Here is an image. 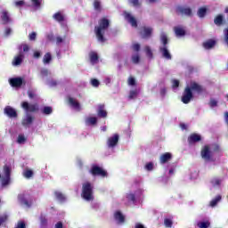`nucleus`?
Masks as SVG:
<instances>
[{
  "instance_id": "obj_1",
  "label": "nucleus",
  "mask_w": 228,
  "mask_h": 228,
  "mask_svg": "<svg viewBox=\"0 0 228 228\" xmlns=\"http://www.w3.org/2000/svg\"><path fill=\"white\" fill-rule=\"evenodd\" d=\"M193 92H196V94H202L204 92V87L197 82H191L190 86H187L184 88L182 95L181 100L183 104H190V102L193 99Z\"/></svg>"
},
{
  "instance_id": "obj_2",
  "label": "nucleus",
  "mask_w": 228,
  "mask_h": 228,
  "mask_svg": "<svg viewBox=\"0 0 228 228\" xmlns=\"http://www.w3.org/2000/svg\"><path fill=\"white\" fill-rule=\"evenodd\" d=\"M99 26L94 27V33L98 42H106V37H104V31L110 28V20L103 17L98 21Z\"/></svg>"
},
{
  "instance_id": "obj_3",
  "label": "nucleus",
  "mask_w": 228,
  "mask_h": 228,
  "mask_svg": "<svg viewBox=\"0 0 228 228\" xmlns=\"http://www.w3.org/2000/svg\"><path fill=\"white\" fill-rule=\"evenodd\" d=\"M82 198L85 200H92L94 199V185L90 182H86L82 185Z\"/></svg>"
},
{
  "instance_id": "obj_4",
  "label": "nucleus",
  "mask_w": 228,
  "mask_h": 228,
  "mask_svg": "<svg viewBox=\"0 0 228 228\" xmlns=\"http://www.w3.org/2000/svg\"><path fill=\"white\" fill-rule=\"evenodd\" d=\"M4 176L0 174V179H2V186H8L10 184V179L12 177V167L8 165H4L3 168Z\"/></svg>"
},
{
  "instance_id": "obj_5",
  "label": "nucleus",
  "mask_w": 228,
  "mask_h": 228,
  "mask_svg": "<svg viewBox=\"0 0 228 228\" xmlns=\"http://www.w3.org/2000/svg\"><path fill=\"white\" fill-rule=\"evenodd\" d=\"M89 172L94 176L108 177V172L97 165H93Z\"/></svg>"
},
{
  "instance_id": "obj_6",
  "label": "nucleus",
  "mask_w": 228,
  "mask_h": 228,
  "mask_svg": "<svg viewBox=\"0 0 228 228\" xmlns=\"http://www.w3.org/2000/svg\"><path fill=\"white\" fill-rule=\"evenodd\" d=\"M21 108L25 110L27 113H36V111H38V104L37 103L29 104L28 102H22Z\"/></svg>"
},
{
  "instance_id": "obj_7",
  "label": "nucleus",
  "mask_w": 228,
  "mask_h": 228,
  "mask_svg": "<svg viewBox=\"0 0 228 228\" xmlns=\"http://www.w3.org/2000/svg\"><path fill=\"white\" fill-rule=\"evenodd\" d=\"M201 158L205 161H213V154L211 153V150L208 145H205L201 150Z\"/></svg>"
},
{
  "instance_id": "obj_8",
  "label": "nucleus",
  "mask_w": 228,
  "mask_h": 228,
  "mask_svg": "<svg viewBox=\"0 0 228 228\" xmlns=\"http://www.w3.org/2000/svg\"><path fill=\"white\" fill-rule=\"evenodd\" d=\"M9 85H11L12 88H20V86L24 85V79L20 77H12L9 79Z\"/></svg>"
},
{
  "instance_id": "obj_9",
  "label": "nucleus",
  "mask_w": 228,
  "mask_h": 228,
  "mask_svg": "<svg viewBox=\"0 0 228 228\" xmlns=\"http://www.w3.org/2000/svg\"><path fill=\"white\" fill-rule=\"evenodd\" d=\"M18 200L19 202H20V204H22L23 206H26V208H31L33 204V200L28 199V197H26V194L18 195Z\"/></svg>"
},
{
  "instance_id": "obj_10",
  "label": "nucleus",
  "mask_w": 228,
  "mask_h": 228,
  "mask_svg": "<svg viewBox=\"0 0 228 228\" xmlns=\"http://www.w3.org/2000/svg\"><path fill=\"white\" fill-rule=\"evenodd\" d=\"M4 115H7L9 118H17V117H19V114H17V110H15V109H13V107L12 106H6L4 109Z\"/></svg>"
},
{
  "instance_id": "obj_11",
  "label": "nucleus",
  "mask_w": 228,
  "mask_h": 228,
  "mask_svg": "<svg viewBox=\"0 0 228 228\" xmlns=\"http://www.w3.org/2000/svg\"><path fill=\"white\" fill-rule=\"evenodd\" d=\"M140 35L142 38L147 39L152 37V28L151 27H142L140 30Z\"/></svg>"
},
{
  "instance_id": "obj_12",
  "label": "nucleus",
  "mask_w": 228,
  "mask_h": 228,
  "mask_svg": "<svg viewBox=\"0 0 228 228\" xmlns=\"http://www.w3.org/2000/svg\"><path fill=\"white\" fill-rule=\"evenodd\" d=\"M177 13H181V15H186L187 17H191L193 15L191 8L190 7H183V6H178L176 8Z\"/></svg>"
},
{
  "instance_id": "obj_13",
  "label": "nucleus",
  "mask_w": 228,
  "mask_h": 228,
  "mask_svg": "<svg viewBox=\"0 0 228 228\" xmlns=\"http://www.w3.org/2000/svg\"><path fill=\"white\" fill-rule=\"evenodd\" d=\"M119 136L118 134H115L113 136L110 137L107 141L108 147L113 148L117 147L118 143Z\"/></svg>"
},
{
  "instance_id": "obj_14",
  "label": "nucleus",
  "mask_w": 228,
  "mask_h": 228,
  "mask_svg": "<svg viewBox=\"0 0 228 228\" xmlns=\"http://www.w3.org/2000/svg\"><path fill=\"white\" fill-rule=\"evenodd\" d=\"M125 19L128 20L129 24L133 28H138V21L136 20V18L131 15L129 12H125Z\"/></svg>"
},
{
  "instance_id": "obj_15",
  "label": "nucleus",
  "mask_w": 228,
  "mask_h": 228,
  "mask_svg": "<svg viewBox=\"0 0 228 228\" xmlns=\"http://www.w3.org/2000/svg\"><path fill=\"white\" fill-rule=\"evenodd\" d=\"M202 140V137L199 134H191L188 137V143L189 145H193V143H197V142H200Z\"/></svg>"
},
{
  "instance_id": "obj_16",
  "label": "nucleus",
  "mask_w": 228,
  "mask_h": 228,
  "mask_svg": "<svg viewBox=\"0 0 228 228\" xmlns=\"http://www.w3.org/2000/svg\"><path fill=\"white\" fill-rule=\"evenodd\" d=\"M23 61H24V53H22V52H20L19 54L14 57L12 63L14 67H19V65H20Z\"/></svg>"
},
{
  "instance_id": "obj_17",
  "label": "nucleus",
  "mask_w": 228,
  "mask_h": 228,
  "mask_svg": "<svg viewBox=\"0 0 228 228\" xmlns=\"http://www.w3.org/2000/svg\"><path fill=\"white\" fill-rule=\"evenodd\" d=\"M104 108H105L104 104L98 105L97 116L100 118H106V117H108V111H106Z\"/></svg>"
},
{
  "instance_id": "obj_18",
  "label": "nucleus",
  "mask_w": 228,
  "mask_h": 228,
  "mask_svg": "<svg viewBox=\"0 0 228 228\" xmlns=\"http://www.w3.org/2000/svg\"><path fill=\"white\" fill-rule=\"evenodd\" d=\"M159 52L162 54V58H165L166 60H172V54H170V52L168 51L167 46L160 47Z\"/></svg>"
},
{
  "instance_id": "obj_19",
  "label": "nucleus",
  "mask_w": 228,
  "mask_h": 228,
  "mask_svg": "<svg viewBox=\"0 0 228 228\" xmlns=\"http://www.w3.org/2000/svg\"><path fill=\"white\" fill-rule=\"evenodd\" d=\"M170 159H172V153L166 152V153L160 155L159 162L161 163V165H165V163H168V161H170Z\"/></svg>"
},
{
  "instance_id": "obj_20",
  "label": "nucleus",
  "mask_w": 228,
  "mask_h": 228,
  "mask_svg": "<svg viewBox=\"0 0 228 228\" xmlns=\"http://www.w3.org/2000/svg\"><path fill=\"white\" fill-rule=\"evenodd\" d=\"M89 60L92 65H95V63H99V54L96 52H90L89 53Z\"/></svg>"
},
{
  "instance_id": "obj_21",
  "label": "nucleus",
  "mask_w": 228,
  "mask_h": 228,
  "mask_svg": "<svg viewBox=\"0 0 228 228\" xmlns=\"http://www.w3.org/2000/svg\"><path fill=\"white\" fill-rule=\"evenodd\" d=\"M3 24H10L12 19L10 18V13L8 11H3L1 15Z\"/></svg>"
},
{
  "instance_id": "obj_22",
  "label": "nucleus",
  "mask_w": 228,
  "mask_h": 228,
  "mask_svg": "<svg viewBox=\"0 0 228 228\" xmlns=\"http://www.w3.org/2000/svg\"><path fill=\"white\" fill-rule=\"evenodd\" d=\"M202 45L204 49H207V50L213 49V47L216 45V41L214 39H208L206 42H204Z\"/></svg>"
},
{
  "instance_id": "obj_23",
  "label": "nucleus",
  "mask_w": 228,
  "mask_h": 228,
  "mask_svg": "<svg viewBox=\"0 0 228 228\" xmlns=\"http://www.w3.org/2000/svg\"><path fill=\"white\" fill-rule=\"evenodd\" d=\"M34 120H35V118H33V116L27 115V117L22 119L21 124L26 127L27 126H31Z\"/></svg>"
},
{
  "instance_id": "obj_24",
  "label": "nucleus",
  "mask_w": 228,
  "mask_h": 228,
  "mask_svg": "<svg viewBox=\"0 0 228 228\" xmlns=\"http://www.w3.org/2000/svg\"><path fill=\"white\" fill-rule=\"evenodd\" d=\"M114 218L115 220H117L119 224H124V222H126V217L124 216V215H122V213L120 211H117L114 214Z\"/></svg>"
},
{
  "instance_id": "obj_25",
  "label": "nucleus",
  "mask_w": 228,
  "mask_h": 228,
  "mask_svg": "<svg viewBox=\"0 0 228 228\" xmlns=\"http://www.w3.org/2000/svg\"><path fill=\"white\" fill-rule=\"evenodd\" d=\"M214 23L216 24V26H222L223 24H225V21H224V15L218 14L217 16H216V18L214 19Z\"/></svg>"
},
{
  "instance_id": "obj_26",
  "label": "nucleus",
  "mask_w": 228,
  "mask_h": 228,
  "mask_svg": "<svg viewBox=\"0 0 228 228\" xmlns=\"http://www.w3.org/2000/svg\"><path fill=\"white\" fill-rule=\"evenodd\" d=\"M174 31L176 37H184V35H186V30H184V28L182 27H175Z\"/></svg>"
},
{
  "instance_id": "obj_27",
  "label": "nucleus",
  "mask_w": 228,
  "mask_h": 228,
  "mask_svg": "<svg viewBox=\"0 0 228 228\" xmlns=\"http://www.w3.org/2000/svg\"><path fill=\"white\" fill-rule=\"evenodd\" d=\"M69 103L70 104V106H72V108H75V110H81V105L74 98L69 97Z\"/></svg>"
},
{
  "instance_id": "obj_28",
  "label": "nucleus",
  "mask_w": 228,
  "mask_h": 228,
  "mask_svg": "<svg viewBox=\"0 0 228 228\" xmlns=\"http://www.w3.org/2000/svg\"><path fill=\"white\" fill-rule=\"evenodd\" d=\"M53 18L54 19V20H56L57 22H63L65 20V16L63 14H61V12H55L53 16Z\"/></svg>"
},
{
  "instance_id": "obj_29",
  "label": "nucleus",
  "mask_w": 228,
  "mask_h": 228,
  "mask_svg": "<svg viewBox=\"0 0 228 228\" xmlns=\"http://www.w3.org/2000/svg\"><path fill=\"white\" fill-rule=\"evenodd\" d=\"M220 200H222V195H217L215 199H213L210 203L209 206L210 208H215L218 202H220Z\"/></svg>"
},
{
  "instance_id": "obj_30",
  "label": "nucleus",
  "mask_w": 228,
  "mask_h": 228,
  "mask_svg": "<svg viewBox=\"0 0 228 228\" xmlns=\"http://www.w3.org/2000/svg\"><path fill=\"white\" fill-rule=\"evenodd\" d=\"M160 41L163 45L162 47H167V45H168V37L167 36V34L162 33L160 35Z\"/></svg>"
},
{
  "instance_id": "obj_31",
  "label": "nucleus",
  "mask_w": 228,
  "mask_h": 228,
  "mask_svg": "<svg viewBox=\"0 0 228 228\" xmlns=\"http://www.w3.org/2000/svg\"><path fill=\"white\" fill-rule=\"evenodd\" d=\"M53 60V56L51 55V53H46L45 55H44V58H43V63H45V65L51 63V61Z\"/></svg>"
},
{
  "instance_id": "obj_32",
  "label": "nucleus",
  "mask_w": 228,
  "mask_h": 228,
  "mask_svg": "<svg viewBox=\"0 0 228 228\" xmlns=\"http://www.w3.org/2000/svg\"><path fill=\"white\" fill-rule=\"evenodd\" d=\"M54 195H55L57 200H59L60 202H65V195H63V193H61L60 191H55Z\"/></svg>"
},
{
  "instance_id": "obj_33",
  "label": "nucleus",
  "mask_w": 228,
  "mask_h": 228,
  "mask_svg": "<svg viewBox=\"0 0 228 228\" xmlns=\"http://www.w3.org/2000/svg\"><path fill=\"white\" fill-rule=\"evenodd\" d=\"M206 13H208V9H206V7H201L198 11V15L200 19L206 17Z\"/></svg>"
},
{
  "instance_id": "obj_34",
  "label": "nucleus",
  "mask_w": 228,
  "mask_h": 228,
  "mask_svg": "<svg viewBox=\"0 0 228 228\" xmlns=\"http://www.w3.org/2000/svg\"><path fill=\"white\" fill-rule=\"evenodd\" d=\"M86 124H90L91 126H95L97 124V118L95 117H89L86 120Z\"/></svg>"
},
{
  "instance_id": "obj_35",
  "label": "nucleus",
  "mask_w": 228,
  "mask_h": 228,
  "mask_svg": "<svg viewBox=\"0 0 228 228\" xmlns=\"http://www.w3.org/2000/svg\"><path fill=\"white\" fill-rule=\"evenodd\" d=\"M41 227H47V217L45 216L41 215L39 217Z\"/></svg>"
},
{
  "instance_id": "obj_36",
  "label": "nucleus",
  "mask_w": 228,
  "mask_h": 228,
  "mask_svg": "<svg viewBox=\"0 0 228 228\" xmlns=\"http://www.w3.org/2000/svg\"><path fill=\"white\" fill-rule=\"evenodd\" d=\"M146 56L151 60V58H154V54L152 53V50H151L150 46H145L144 48Z\"/></svg>"
},
{
  "instance_id": "obj_37",
  "label": "nucleus",
  "mask_w": 228,
  "mask_h": 228,
  "mask_svg": "<svg viewBox=\"0 0 228 228\" xmlns=\"http://www.w3.org/2000/svg\"><path fill=\"white\" fill-rule=\"evenodd\" d=\"M23 175L24 177H26V179H31V177H33V170L31 169H27L23 172Z\"/></svg>"
},
{
  "instance_id": "obj_38",
  "label": "nucleus",
  "mask_w": 228,
  "mask_h": 228,
  "mask_svg": "<svg viewBox=\"0 0 228 228\" xmlns=\"http://www.w3.org/2000/svg\"><path fill=\"white\" fill-rule=\"evenodd\" d=\"M42 113H44V115H51V113H53V107L45 106L43 108Z\"/></svg>"
},
{
  "instance_id": "obj_39",
  "label": "nucleus",
  "mask_w": 228,
  "mask_h": 228,
  "mask_svg": "<svg viewBox=\"0 0 228 228\" xmlns=\"http://www.w3.org/2000/svg\"><path fill=\"white\" fill-rule=\"evenodd\" d=\"M19 49H20V53H22V50H23V53H28L29 45L27 44H23L19 46Z\"/></svg>"
},
{
  "instance_id": "obj_40",
  "label": "nucleus",
  "mask_w": 228,
  "mask_h": 228,
  "mask_svg": "<svg viewBox=\"0 0 228 228\" xmlns=\"http://www.w3.org/2000/svg\"><path fill=\"white\" fill-rule=\"evenodd\" d=\"M27 140L28 139L26 138V136H24V134H19L18 139H17V142L20 143V144L26 143Z\"/></svg>"
},
{
  "instance_id": "obj_41",
  "label": "nucleus",
  "mask_w": 228,
  "mask_h": 228,
  "mask_svg": "<svg viewBox=\"0 0 228 228\" xmlns=\"http://www.w3.org/2000/svg\"><path fill=\"white\" fill-rule=\"evenodd\" d=\"M94 8L96 10V12H102V7H101V2L99 0H95L94 2Z\"/></svg>"
},
{
  "instance_id": "obj_42",
  "label": "nucleus",
  "mask_w": 228,
  "mask_h": 228,
  "mask_svg": "<svg viewBox=\"0 0 228 228\" xmlns=\"http://www.w3.org/2000/svg\"><path fill=\"white\" fill-rule=\"evenodd\" d=\"M210 225H211V223H209V221L198 223V227L200 228H208Z\"/></svg>"
},
{
  "instance_id": "obj_43",
  "label": "nucleus",
  "mask_w": 228,
  "mask_h": 228,
  "mask_svg": "<svg viewBox=\"0 0 228 228\" xmlns=\"http://www.w3.org/2000/svg\"><path fill=\"white\" fill-rule=\"evenodd\" d=\"M164 225L165 227H172V225H174V222L172 221V219L170 218H165L164 219Z\"/></svg>"
},
{
  "instance_id": "obj_44",
  "label": "nucleus",
  "mask_w": 228,
  "mask_h": 228,
  "mask_svg": "<svg viewBox=\"0 0 228 228\" xmlns=\"http://www.w3.org/2000/svg\"><path fill=\"white\" fill-rule=\"evenodd\" d=\"M136 97H138V90L130 91L128 99H136Z\"/></svg>"
},
{
  "instance_id": "obj_45",
  "label": "nucleus",
  "mask_w": 228,
  "mask_h": 228,
  "mask_svg": "<svg viewBox=\"0 0 228 228\" xmlns=\"http://www.w3.org/2000/svg\"><path fill=\"white\" fill-rule=\"evenodd\" d=\"M132 62L137 65V63H140V55L139 54H134L132 55Z\"/></svg>"
},
{
  "instance_id": "obj_46",
  "label": "nucleus",
  "mask_w": 228,
  "mask_h": 228,
  "mask_svg": "<svg viewBox=\"0 0 228 228\" xmlns=\"http://www.w3.org/2000/svg\"><path fill=\"white\" fill-rule=\"evenodd\" d=\"M126 199L130 202H134L136 200V196L134 193H129L126 195Z\"/></svg>"
},
{
  "instance_id": "obj_47",
  "label": "nucleus",
  "mask_w": 228,
  "mask_h": 228,
  "mask_svg": "<svg viewBox=\"0 0 228 228\" xmlns=\"http://www.w3.org/2000/svg\"><path fill=\"white\" fill-rule=\"evenodd\" d=\"M127 83H128V85H129L130 86H136V79H134V77H130L128 78Z\"/></svg>"
},
{
  "instance_id": "obj_48",
  "label": "nucleus",
  "mask_w": 228,
  "mask_h": 228,
  "mask_svg": "<svg viewBox=\"0 0 228 228\" xmlns=\"http://www.w3.org/2000/svg\"><path fill=\"white\" fill-rule=\"evenodd\" d=\"M209 106L210 108H216V106H218V102L212 98L210 99Z\"/></svg>"
},
{
  "instance_id": "obj_49",
  "label": "nucleus",
  "mask_w": 228,
  "mask_h": 228,
  "mask_svg": "<svg viewBox=\"0 0 228 228\" xmlns=\"http://www.w3.org/2000/svg\"><path fill=\"white\" fill-rule=\"evenodd\" d=\"M32 4H34V6H36V8H40L41 4H42V0H30Z\"/></svg>"
},
{
  "instance_id": "obj_50",
  "label": "nucleus",
  "mask_w": 228,
  "mask_h": 228,
  "mask_svg": "<svg viewBox=\"0 0 228 228\" xmlns=\"http://www.w3.org/2000/svg\"><path fill=\"white\" fill-rule=\"evenodd\" d=\"M91 85L92 86H94L95 88H97L99 85H101V82H99L97 78H93L91 79Z\"/></svg>"
},
{
  "instance_id": "obj_51",
  "label": "nucleus",
  "mask_w": 228,
  "mask_h": 228,
  "mask_svg": "<svg viewBox=\"0 0 228 228\" xmlns=\"http://www.w3.org/2000/svg\"><path fill=\"white\" fill-rule=\"evenodd\" d=\"M29 99H35V97H37V94H35V91H32V90H28L27 92Z\"/></svg>"
},
{
  "instance_id": "obj_52",
  "label": "nucleus",
  "mask_w": 228,
  "mask_h": 228,
  "mask_svg": "<svg viewBox=\"0 0 228 228\" xmlns=\"http://www.w3.org/2000/svg\"><path fill=\"white\" fill-rule=\"evenodd\" d=\"M28 39L30 41L37 40V32H32L28 35Z\"/></svg>"
},
{
  "instance_id": "obj_53",
  "label": "nucleus",
  "mask_w": 228,
  "mask_h": 228,
  "mask_svg": "<svg viewBox=\"0 0 228 228\" xmlns=\"http://www.w3.org/2000/svg\"><path fill=\"white\" fill-rule=\"evenodd\" d=\"M15 228H26V223L19 221Z\"/></svg>"
},
{
  "instance_id": "obj_54",
  "label": "nucleus",
  "mask_w": 228,
  "mask_h": 228,
  "mask_svg": "<svg viewBox=\"0 0 228 228\" xmlns=\"http://www.w3.org/2000/svg\"><path fill=\"white\" fill-rule=\"evenodd\" d=\"M132 49H133L134 51H135L136 53H138V51H140V44H138V43L134 44V45H132Z\"/></svg>"
},
{
  "instance_id": "obj_55",
  "label": "nucleus",
  "mask_w": 228,
  "mask_h": 228,
  "mask_svg": "<svg viewBox=\"0 0 228 228\" xmlns=\"http://www.w3.org/2000/svg\"><path fill=\"white\" fill-rule=\"evenodd\" d=\"M146 170H152L154 168V164H152V162H149L148 164H146L145 166Z\"/></svg>"
},
{
  "instance_id": "obj_56",
  "label": "nucleus",
  "mask_w": 228,
  "mask_h": 228,
  "mask_svg": "<svg viewBox=\"0 0 228 228\" xmlns=\"http://www.w3.org/2000/svg\"><path fill=\"white\" fill-rule=\"evenodd\" d=\"M10 35H12V28H5V29H4V37H10Z\"/></svg>"
},
{
  "instance_id": "obj_57",
  "label": "nucleus",
  "mask_w": 228,
  "mask_h": 228,
  "mask_svg": "<svg viewBox=\"0 0 228 228\" xmlns=\"http://www.w3.org/2000/svg\"><path fill=\"white\" fill-rule=\"evenodd\" d=\"M25 2L24 0H18L15 2V6H24Z\"/></svg>"
},
{
  "instance_id": "obj_58",
  "label": "nucleus",
  "mask_w": 228,
  "mask_h": 228,
  "mask_svg": "<svg viewBox=\"0 0 228 228\" xmlns=\"http://www.w3.org/2000/svg\"><path fill=\"white\" fill-rule=\"evenodd\" d=\"M133 6H140V0H130Z\"/></svg>"
},
{
  "instance_id": "obj_59",
  "label": "nucleus",
  "mask_w": 228,
  "mask_h": 228,
  "mask_svg": "<svg viewBox=\"0 0 228 228\" xmlns=\"http://www.w3.org/2000/svg\"><path fill=\"white\" fill-rule=\"evenodd\" d=\"M6 220H8V216H4L0 217V225H1V224H4V222H6Z\"/></svg>"
},
{
  "instance_id": "obj_60",
  "label": "nucleus",
  "mask_w": 228,
  "mask_h": 228,
  "mask_svg": "<svg viewBox=\"0 0 228 228\" xmlns=\"http://www.w3.org/2000/svg\"><path fill=\"white\" fill-rule=\"evenodd\" d=\"M41 75L44 77L49 76V70L48 69H42L41 70Z\"/></svg>"
},
{
  "instance_id": "obj_61",
  "label": "nucleus",
  "mask_w": 228,
  "mask_h": 228,
  "mask_svg": "<svg viewBox=\"0 0 228 228\" xmlns=\"http://www.w3.org/2000/svg\"><path fill=\"white\" fill-rule=\"evenodd\" d=\"M179 87V80H173V88H178Z\"/></svg>"
},
{
  "instance_id": "obj_62",
  "label": "nucleus",
  "mask_w": 228,
  "mask_h": 228,
  "mask_svg": "<svg viewBox=\"0 0 228 228\" xmlns=\"http://www.w3.org/2000/svg\"><path fill=\"white\" fill-rule=\"evenodd\" d=\"M63 42V38L61 37H56V43L57 44H61Z\"/></svg>"
},
{
  "instance_id": "obj_63",
  "label": "nucleus",
  "mask_w": 228,
  "mask_h": 228,
  "mask_svg": "<svg viewBox=\"0 0 228 228\" xmlns=\"http://www.w3.org/2000/svg\"><path fill=\"white\" fill-rule=\"evenodd\" d=\"M55 228H63V223L58 222V223L55 224Z\"/></svg>"
},
{
  "instance_id": "obj_64",
  "label": "nucleus",
  "mask_w": 228,
  "mask_h": 228,
  "mask_svg": "<svg viewBox=\"0 0 228 228\" xmlns=\"http://www.w3.org/2000/svg\"><path fill=\"white\" fill-rule=\"evenodd\" d=\"M135 228H145V226H143V224H140V223H137L135 224Z\"/></svg>"
}]
</instances>
